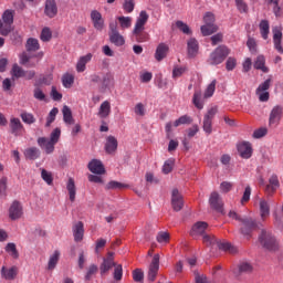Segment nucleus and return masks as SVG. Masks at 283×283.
<instances>
[{"label":"nucleus","instance_id":"nucleus-1","mask_svg":"<svg viewBox=\"0 0 283 283\" xmlns=\"http://www.w3.org/2000/svg\"><path fill=\"white\" fill-rule=\"evenodd\" d=\"M147 21H149V14H147V11H140L133 30V39H135L137 43H145L149 41V34L145 32Z\"/></svg>","mask_w":283,"mask_h":283},{"label":"nucleus","instance_id":"nucleus-2","mask_svg":"<svg viewBox=\"0 0 283 283\" xmlns=\"http://www.w3.org/2000/svg\"><path fill=\"white\" fill-rule=\"evenodd\" d=\"M231 54V49L227 45L222 44L219 45L217 49H214L209 56L208 63L210 65H220L221 63H224L227 60V56Z\"/></svg>","mask_w":283,"mask_h":283},{"label":"nucleus","instance_id":"nucleus-3","mask_svg":"<svg viewBox=\"0 0 283 283\" xmlns=\"http://www.w3.org/2000/svg\"><path fill=\"white\" fill-rule=\"evenodd\" d=\"M259 242L263 247V249H266V251H277L279 249L277 239H275V237L272 235L271 232L264 229L261 231V234L259 235Z\"/></svg>","mask_w":283,"mask_h":283},{"label":"nucleus","instance_id":"nucleus-4","mask_svg":"<svg viewBox=\"0 0 283 283\" xmlns=\"http://www.w3.org/2000/svg\"><path fill=\"white\" fill-rule=\"evenodd\" d=\"M2 21L4 24L0 25V34L2 36H8L12 32V24L14 23V14L12 11L7 10L2 14Z\"/></svg>","mask_w":283,"mask_h":283},{"label":"nucleus","instance_id":"nucleus-5","mask_svg":"<svg viewBox=\"0 0 283 283\" xmlns=\"http://www.w3.org/2000/svg\"><path fill=\"white\" fill-rule=\"evenodd\" d=\"M260 222L255 221L252 218L244 217L241 219V228L240 231L242 235H251L252 231H255V229H260Z\"/></svg>","mask_w":283,"mask_h":283},{"label":"nucleus","instance_id":"nucleus-6","mask_svg":"<svg viewBox=\"0 0 283 283\" xmlns=\"http://www.w3.org/2000/svg\"><path fill=\"white\" fill-rule=\"evenodd\" d=\"M272 80L268 78L263 83L259 85L255 93L259 96V101L261 103H266L269 101V92H266L271 87Z\"/></svg>","mask_w":283,"mask_h":283},{"label":"nucleus","instance_id":"nucleus-7","mask_svg":"<svg viewBox=\"0 0 283 283\" xmlns=\"http://www.w3.org/2000/svg\"><path fill=\"white\" fill-rule=\"evenodd\" d=\"M160 270V254H155L153 261L149 265L148 280L149 282H155L158 271Z\"/></svg>","mask_w":283,"mask_h":283},{"label":"nucleus","instance_id":"nucleus-8","mask_svg":"<svg viewBox=\"0 0 283 283\" xmlns=\"http://www.w3.org/2000/svg\"><path fill=\"white\" fill-rule=\"evenodd\" d=\"M9 218L10 220H21L23 218V206L14 200L9 207Z\"/></svg>","mask_w":283,"mask_h":283},{"label":"nucleus","instance_id":"nucleus-9","mask_svg":"<svg viewBox=\"0 0 283 283\" xmlns=\"http://www.w3.org/2000/svg\"><path fill=\"white\" fill-rule=\"evenodd\" d=\"M283 117V107L280 105H276L272 108L269 116V125H280V120H282Z\"/></svg>","mask_w":283,"mask_h":283},{"label":"nucleus","instance_id":"nucleus-10","mask_svg":"<svg viewBox=\"0 0 283 283\" xmlns=\"http://www.w3.org/2000/svg\"><path fill=\"white\" fill-rule=\"evenodd\" d=\"M272 34H273L274 50H276V52H279V54H283L282 28L281 27H273Z\"/></svg>","mask_w":283,"mask_h":283},{"label":"nucleus","instance_id":"nucleus-11","mask_svg":"<svg viewBox=\"0 0 283 283\" xmlns=\"http://www.w3.org/2000/svg\"><path fill=\"white\" fill-rule=\"evenodd\" d=\"M171 207L174 211H181L182 207H185V201L182 200V195H180V191L178 189H172L171 192Z\"/></svg>","mask_w":283,"mask_h":283},{"label":"nucleus","instance_id":"nucleus-12","mask_svg":"<svg viewBox=\"0 0 283 283\" xmlns=\"http://www.w3.org/2000/svg\"><path fill=\"white\" fill-rule=\"evenodd\" d=\"M91 21L95 30H97L98 32H103V29L105 28V20H103V14H101V12H98L97 10H93L91 12Z\"/></svg>","mask_w":283,"mask_h":283},{"label":"nucleus","instance_id":"nucleus-13","mask_svg":"<svg viewBox=\"0 0 283 283\" xmlns=\"http://www.w3.org/2000/svg\"><path fill=\"white\" fill-rule=\"evenodd\" d=\"M209 203L211 209H214V211H218V213H224L222 199L218 192H212L210 195Z\"/></svg>","mask_w":283,"mask_h":283},{"label":"nucleus","instance_id":"nucleus-14","mask_svg":"<svg viewBox=\"0 0 283 283\" xmlns=\"http://www.w3.org/2000/svg\"><path fill=\"white\" fill-rule=\"evenodd\" d=\"M207 229H209V223L205 222V221H198L197 223H195L190 230V235L192 238H198V235H205Z\"/></svg>","mask_w":283,"mask_h":283},{"label":"nucleus","instance_id":"nucleus-15","mask_svg":"<svg viewBox=\"0 0 283 283\" xmlns=\"http://www.w3.org/2000/svg\"><path fill=\"white\" fill-rule=\"evenodd\" d=\"M238 153L241 156V158H244L248 160V158H251L253 156V148L251 147V143L243 142L237 146Z\"/></svg>","mask_w":283,"mask_h":283},{"label":"nucleus","instance_id":"nucleus-16","mask_svg":"<svg viewBox=\"0 0 283 283\" xmlns=\"http://www.w3.org/2000/svg\"><path fill=\"white\" fill-rule=\"evenodd\" d=\"M44 14H46V17H49V19H54V17H56V14H59V7H56L55 0H46Z\"/></svg>","mask_w":283,"mask_h":283},{"label":"nucleus","instance_id":"nucleus-17","mask_svg":"<svg viewBox=\"0 0 283 283\" xmlns=\"http://www.w3.org/2000/svg\"><path fill=\"white\" fill-rule=\"evenodd\" d=\"M9 127L13 136H21V132H23V124L21 123V119H19L18 117H11Z\"/></svg>","mask_w":283,"mask_h":283},{"label":"nucleus","instance_id":"nucleus-18","mask_svg":"<svg viewBox=\"0 0 283 283\" xmlns=\"http://www.w3.org/2000/svg\"><path fill=\"white\" fill-rule=\"evenodd\" d=\"M38 145L41 149H44L45 154H54V147L56 144L50 142V139L45 137H39Z\"/></svg>","mask_w":283,"mask_h":283},{"label":"nucleus","instance_id":"nucleus-19","mask_svg":"<svg viewBox=\"0 0 283 283\" xmlns=\"http://www.w3.org/2000/svg\"><path fill=\"white\" fill-rule=\"evenodd\" d=\"M88 169L92 174H96L97 176H102V174H105V166H103V161L98 159H93L88 164Z\"/></svg>","mask_w":283,"mask_h":283},{"label":"nucleus","instance_id":"nucleus-20","mask_svg":"<svg viewBox=\"0 0 283 283\" xmlns=\"http://www.w3.org/2000/svg\"><path fill=\"white\" fill-rule=\"evenodd\" d=\"M200 49L198 44V40L195 38H191L187 42V50H188V56L189 59H196L198 56V50Z\"/></svg>","mask_w":283,"mask_h":283},{"label":"nucleus","instance_id":"nucleus-21","mask_svg":"<svg viewBox=\"0 0 283 283\" xmlns=\"http://www.w3.org/2000/svg\"><path fill=\"white\" fill-rule=\"evenodd\" d=\"M259 211L261 216V220H266L269 216H271V206L266 199H259Z\"/></svg>","mask_w":283,"mask_h":283},{"label":"nucleus","instance_id":"nucleus-22","mask_svg":"<svg viewBox=\"0 0 283 283\" xmlns=\"http://www.w3.org/2000/svg\"><path fill=\"white\" fill-rule=\"evenodd\" d=\"M85 235V228L83 221H78L73 226V237L76 242H82L83 237Z\"/></svg>","mask_w":283,"mask_h":283},{"label":"nucleus","instance_id":"nucleus-23","mask_svg":"<svg viewBox=\"0 0 283 283\" xmlns=\"http://www.w3.org/2000/svg\"><path fill=\"white\" fill-rule=\"evenodd\" d=\"M106 154H116V149H118V139L116 137L109 135L106 138L105 147Z\"/></svg>","mask_w":283,"mask_h":283},{"label":"nucleus","instance_id":"nucleus-24","mask_svg":"<svg viewBox=\"0 0 283 283\" xmlns=\"http://www.w3.org/2000/svg\"><path fill=\"white\" fill-rule=\"evenodd\" d=\"M167 54H169V45L166 43H159L155 52L156 61L160 62L164 59H167Z\"/></svg>","mask_w":283,"mask_h":283},{"label":"nucleus","instance_id":"nucleus-25","mask_svg":"<svg viewBox=\"0 0 283 283\" xmlns=\"http://www.w3.org/2000/svg\"><path fill=\"white\" fill-rule=\"evenodd\" d=\"M19 273L17 266H12L10 269L2 266L1 268V276L3 280H14Z\"/></svg>","mask_w":283,"mask_h":283},{"label":"nucleus","instance_id":"nucleus-26","mask_svg":"<svg viewBox=\"0 0 283 283\" xmlns=\"http://www.w3.org/2000/svg\"><path fill=\"white\" fill-rule=\"evenodd\" d=\"M59 260H61V251L55 250L49 258L48 262V271H54L56 269V264H59Z\"/></svg>","mask_w":283,"mask_h":283},{"label":"nucleus","instance_id":"nucleus-27","mask_svg":"<svg viewBox=\"0 0 283 283\" xmlns=\"http://www.w3.org/2000/svg\"><path fill=\"white\" fill-rule=\"evenodd\" d=\"M112 114V104L109 103V101H104L98 109L97 115L101 118H107V116H109Z\"/></svg>","mask_w":283,"mask_h":283},{"label":"nucleus","instance_id":"nucleus-28","mask_svg":"<svg viewBox=\"0 0 283 283\" xmlns=\"http://www.w3.org/2000/svg\"><path fill=\"white\" fill-rule=\"evenodd\" d=\"M24 158L27 160H36L41 158V150L36 147H30L24 150Z\"/></svg>","mask_w":283,"mask_h":283},{"label":"nucleus","instance_id":"nucleus-29","mask_svg":"<svg viewBox=\"0 0 283 283\" xmlns=\"http://www.w3.org/2000/svg\"><path fill=\"white\" fill-rule=\"evenodd\" d=\"M90 61H92V53L81 56L76 64V72H85L86 65Z\"/></svg>","mask_w":283,"mask_h":283},{"label":"nucleus","instance_id":"nucleus-30","mask_svg":"<svg viewBox=\"0 0 283 283\" xmlns=\"http://www.w3.org/2000/svg\"><path fill=\"white\" fill-rule=\"evenodd\" d=\"M108 36L111 43L116 45V48H122V45L125 43V38L118 31L116 33H108Z\"/></svg>","mask_w":283,"mask_h":283},{"label":"nucleus","instance_id":"nucleus-31","mask_svg":"<svg viewBox=\"0 0 283 283\" xmlns=\"http://www.w3.org/2000/svg\"><path fill=\"white\" fill-rule=\"evenodd\" d=\"M116 265H117V263L114 262V260H112V259H104L103 263L99 266L101 275H105V273H107V271H111Z\"/></svg>","mask_w":283,"mask_h":283},{"label":"nucleus","instance_id":"nucleus-32","mask_svg":"<svg viewBox=\"0 0 283 283\" xmlns=\"http://www.w3.org/2000/svg\"><path fill=\"white\" fill-rule=\"evenodd\" d=\"M254 70H261V72H264V74L269 72V67H266V59L264 55H259L256 57L254 61Z\"/></svg>","mask_w":283,"mask_h":283},{"label":"nucleus","instance_id":"nucleus-33","mask_svg":"<svg viewBox=\"0 0 283 283\" xmlns=\"http://www.w3.org/2000/svg\"><path fill=\"white\" fill-rule=\"evenodd\" d=\"M259 29H260V34H261L262 39H264V41H266V39H269V33L271 30L269 20H261V22L259 24Z\"/></svg>","mask_w":283,"mask_h":283},{"label":"nucleus","instance_id":"nucleus-34","mask_svg":"<svg viewBox=\"0 0 283 283\" xmlns=\"http://www.w3.org/2000/svg\"><path fill=\"white\" fill-rule=\"evenodd\" d=\"M66 189L69 191V198H70L71 202H74V200H76V185L74 184L73 178L69 179Z\"/></svg>","mask_w":283,"mask_h":283},{"label":"nucleus","instance_id":"nucleus-35","mask_svg":"<svg viewBox=\"0 0 283 283\" xmlns=\"http://www.w3.org/2000/svg\"><path fill=\"white\" fill-rule=\"evenodd\" d=\"M27 52H38V50H41V45L39 44V40L34 38H30L27 41L25 44Z\"/></svg>","mask_w":283,"mask_h":283},{"label":"nucleus","instance_id":"nucleus-36","mask_svg":"<svg viewBox=\"0 0 283 283\" xmlns=\"http://www.w3.org/2000/svg\"><path fill=\"white\" fill-rule=\"evenodd\" d=\"M63 120L66 125H74V117L72 116V109L69 106H63L62 108Z\"/></svg>","mask_w":283,"mask_h":283},{"label":"nucleus","instance_id":"nucleus-37","mask_svg":"<svg viewBox=\"0 0 283 283\" xmlns=\"http://www.w3.org/2000/svg\"><path fill=\"white\" fill-rule=\"evenodd\" d=\"M270 185L266 186V191H271V193H274V191L280 187V179H277V175H272L269 179Z\"/></svg>","mask_w":283,"mask_h":283},{"label":"nucleus","instance_id":"nucleus-38","mask_svg":"<svg viewBox=\"0 0 283 283\" xmlns=\"http://www.w3.org/2000/svg\"><path fill=\"white\" fill-rule=\"evenodd\" d=\"M117 21L122 30H129L132 28V17H117Z\"/></svg>","mask_w":283,"mask_h":283},{"label":"nucleus","instance_id":"nucleus-39","mask_svg":"<svg viewBox=\"0 0 283 283\" xmlns=\"http://www.w3.org/2000/svg\"><path fill=\"white\" fill-rule=\"evenodd\" d=\"M214 32H218V27H216V24H205L201 27V34L203 36H211Z\"/></svg>","mask_w":283,"mask_h":283},{"label":"nucleus","instance_id":"nucleus-40","mask_svg":"<svg viewBox=\"0 0 283 283\" xmlns=\"http://www.w3.org/2000/svg\"><path fill=\"white\" fill-rule=\"evenodd\" d=\"M25 74V70L23 67L19 66V64H13L11 70L12 78H23Z\"/></svg>","mask_w":283,"mask_h":283},{"label":"nucleus","instance_id":"nucleus-41","mask_svg":"<svg viewBox=\"0 0 283 283\" xmlns=\"http://www.w3.org/2000/svg\"><path fill=\"white\" fill-rule=\"evenodd\" d=\"M202 98V93L200 91H195L193 97H192V103L197 109H202L205 107V104L201 101Z\"/></svg>","mask_w":283,"mask_h":283},{"label":"nucleus","instance_id":"nucleus-42","mask_svg":"<svg viewBox=\"0 0 283 283\" xmlns=\"http://www.w3.org/2000/svg\"><path fill=\"white\" fill-rule=\"evenodd\" d=\"M193 119L188 115H182L178 119L175 120L174 127H180V125H191Z\"/></svg>","mask_w":283,"mask_h":283},{"label":"nucleus","instance_id":"nucleus-43","mask_svg":"<svg viewBox=\"0 0 283 283\" xmlns=\"http://www.w3.org/2000/svg\"><path fill=\"white\" fill-rule=\"evenodd\" d=\"M202 242L206 247H216L218 244V239L213 234H203Z\"/></svg>","mask_w":283,"mask_h":283},{"label":"nucleus","instance_id":"nucleus-44","mask_svg":"<svg viewBox=\"0 0 283 283\" xmlns=\"http://www.w3.org/2000/svg\"><path fill=\"white\" fill-rule=\"evenodd\" d=\"M268 6H273V12L275 17H282V8L280 7V0H266Z\"/></svg>","mask_w":283,"mask_h":283},{"label":"nucleus","instance_id":"nucleus-45","mask_svg":"<svg viewBox=\"0 0 283 283\" xmlns=\"http://www.w3.org/2000/svg\"><path fill=\"white\" fill-rule=\"evenodd\" d=\"M4 249L7 253L11 255V258H13L14 260L19 259V251L17 250V244L8 243Z\"/></svg>","mask_w":283,"mask_h":283},{"label":"nucleus","instance_id":"nucleus-46","mask_svg":"<svg viewBox=\"0 0 283 283\" xmlns=\"http://www.w3.org/2000/svg\"><path fill=\"white\" fill-rule=\"evenodd\" d=\"M59 114V108L57 107H53L48 117H46V124H45V127H50L54 120H56V115Z\"/></svg>","mask_w":283,"mask_h":283},{"label":"nucleus","instance_id":"nucleus-47","mask_svg":"<svg viewBox=\"0 0 283 283\" xmlns=\"http://www.w3.org/2000/svg\"><path fill=\"white\" fill-rule=\"evenodd\" d=\"M62 84L64 87L70 88L72 87V85H74V75L70 74V73H65L62 76Z\"/></svg>","mask_w":283,"mask_h":283},{"label":"nucleus","instance_id":"nucleus-48","mask_svg":"<svg viewBox=\"0 0 283 283\" xmlns=\"http://www.w3.org/2000/svg\"><path fill=\"white\" fill-rule=\"evenodd\" d=\"M20 117L27 125H33V123H36V118H34V115L31 113H21Z\"/></svg>","mask_w":283,"mask_h":283},{"label":"nucleus","instance_id":"nucleus-49","mask_svg":"<svg viewBox=\"0 0 283 283\" xmlns=\"http://www.w3.org/2000/svg\"><path fill=\"white\" fill-rule=\"evenodd\" d=\"M96 273H98V266L96 264H91L85 274L86 282H90V280H92V276L96 275Z\"/></svg>","mask_w":283,"mask_h":283},{"label":"nucleus","instance_id":"nucleus-50","mask_svg":"<svg viewBox=\"0 0 283 283\" xmlns=\"http://www.w3.org/2000/svg\"><path fill=\"white\" fill-rule=\"evenodd\" d=\"M113 277L115 282H120L123 280V265L118 264L114 268Z\"/></svg>","mask_w":283,"mask_h":283},{"label":"nucleus","instance_id":"nucleus-51","mask_svg":"<svg viewBox=\"0 0 283 283\" xmlns=\"http://www.w3.org/2000/svg\"><path fill=\"white\" fill-rule=\"evenodd\" d=\"M202 129L205 133L208 134V136L211 135V133L213 132V120L203 117Z\"/></svg>","mask_w":283,"mask_h":283},{"label":"nucleus","instance_id":"nucleus-52","mask_svg":"<svg viewBox=\"0 0 283 283\" xmlns=\"http://www.w3.org/2000/svg\"><path fill=\"white\" fill-rule=\"evenodd\" d=\"M41 178L42 180H44V182H46V185H52V182H54V178L52 177V172L42 169L41 170Z\"/></svg>","mask_w":283,"mask_h":283},{"label":"nucleus","instance_id":"nucleus-53","mask_svg":"<svg viewBox=\"0 0 283 283\" xmlns=\"http://www.w3.org/2000/svg\"><path fill=\"white\" fill-rule=\"evenodd\" d=\"M61 140V128H55L50 135L49 142L53 143L56 145Z\"/></svg>","mask_w":283,"mask_h":283},{"label":"nucleus","instance_id":"nucleus-54","mask_svg":"<svg viewBox=\"0 0 283 283\" xmlns=\"http://www.w3.org/2000/svg\"><path fill=\"white\" fill-rule=\"evenodd\" d=\"M216 83L217 81L213 80L207 87L206 92H205V98H211V96H213L214 92H216Z\"/></svg>","mask_w":283,"mask_h":283},{"label":"nucleus","instance_id":"nucleus-55","mask_svg":"<svg viewBox=\"0 0 283 283\" xmlns=\"http://www.w3.org/2000/svg\"><path fill=\"white\" fill-rule=\"evenodd\" d=\"M30 59H32V56H30V55H28V53L23 52L20 55V64L27 65V67H34L36 64H28V63H30Z\"/></svg>","mask_w":283,"mask_h":283},{"label":"nucleus","instance_id":"nucleus-56","mask_svg":"<svg viewBox=\"0 0 283 283\" xmlns=\"http://www.w3.org/2000/svg\"><path fill=\"white\" fill-rule=\"evenodd\" d=\"M187 72V66H175L172 70V78H180Z\"/></svg>","mask_w":283,"mask_h":283},{"label":"nucleus","instance_id":"nucleus-57","mask_svg":"<svg viewBox=\"0 0 283 283\" xmlns=\"http://www.w3.org/2000/svg\"><path fill=\"white\" fill-rule=\"evenodd\" d=\"M253 271V265L249 262H242L239 264V273H251Z\"/></svg>","mask_w":283,"mask_h":283},{"label":"nucleus","instance_id":"nucleus-58","mask_svg":"<svg viewBox=\"0 0 283 283\" xmlns=\"http://www.w3.org/2000/svg\"><path fill=\"white\" fill-rule=\"evenodd\" d=\"M40 39L44 43H48V41H50L52 39V31L50 30V28H44L42 30Z\"/></svg>","mask_w":283,"mask_h":283},{"label":"nucleus","instance_id":"nucleus-59","mask_svg":"<svg viewBox=\"0 0 283 283\" xmlns=\"http://www.w3.org/2000/svg\"><path fill=\"white\" fill-rule=\"evenodd\" d=\"M174 159L166 160L163 166V174H171V171L174 170Z\"/></svg>","mask_w":283,"mask_h":283},{"label":"nucleus","instance_id":"nucleus-60","mask_svg":"<svg viewBox=\"0 0 283 283\" xmlns=\"http://www.w3.org/2000/svg\"><path fill=\"white\" fill-rule=\"evenodd\" d=\"M133 280L135 282H143L145 280V273L140 269H136L133 271Z\"/></svg>","mask_w":283,"mask_h":283},{"label":"nucleus","instance_id":"nucleus-61","mask_svg":"<svg viewBox=\"0 0 283 283\" xmlns=\"http://www.w3.org/2000/svg\"><path fill=\"white\" fill-rule=\"evenodd\" d=\"M135 6L136 3L134 2V0H124L123 9L125 10V12L132 13L134 12Z\"/></svg>","mask_w":283,"mask_h":283},{"label":"nucleus","instance_id":"nucleus-62","mask_svg":"<svg viewBox=\"0 0 283 283\" xmlns=\"http://www.w3.org/2000/svg\"><path fill=\"white\" fill-rule=\"evenodd\" d=\"M176 27L184 32V34H191V29H189V25L182 21H177Z\"/></svg>","mask_w":283,"mask_h":283},{"label":"nucleus","instance_id":"nucleus-63","mask_svg":"<svg viewBox=\"0 0 283 283\" xmlns=\"http://www.w3.org/2000/svg\"><path fill=\"white\" fill-rule=\"evenodd\" d=\"M251 200V186H247L241 198V205H244Z\"/></svg>","mask_w":283,"mask_h":283},{"label":"nucleus","instance_id":"nucleus-64","mask_svg":"<svg viewBox=\"0 0 283 283\" xmlns=\"http://www.w3.org/2000/svg\"><path fill=\"white\" fill-rule=\"evenodd\" d=\"M157 242H159L160 244H163V243L167 244V242H169V233L159 232L157 234Z\"/></svg>","mask_w":283,"mask_h":283}]
</instances>
